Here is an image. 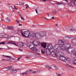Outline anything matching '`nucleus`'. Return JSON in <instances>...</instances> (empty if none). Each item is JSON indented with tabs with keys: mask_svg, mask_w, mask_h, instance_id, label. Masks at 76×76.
I'll return each instance as SVG.
<instances>
[{
	"mask_svg": "<svg viewBox=\"0 0 76 76\" xmlns=\"http://www.w3.org/2000/svg\"><path fill=\"white\" fill-rule=\"evenodd\" d=\"M1 35H0V39H1V38H2V36L1 37Z\"/></svg>",
	"mask_w": 76,
	"mask_h": 76,
	"instance_id": "5fc2aeb1",
	"label": "nucleus"
},
{
	"mask_svg": "<svg viewBox=\"0 0 76 76\" xmlns=\"http://www.w3.org/2000/svg\"><path fill=\"white\" fill-rule=\"evenodd\" d=\"M56 10H54L53 11V15H56Z\"/></svg>",
	"mask_w": 76,
	"mask_h": 76,
	"instance_id": "c756f323",
	"label": "nucleus"
},
{
	"mask_svg": "<svg viewBox=\"0 0 76 76\" xmlns=\"http://www.w3.org/2000/svg\"><path fill=\"white\" fill-rule=\"evenodd\" d=\"M22 24H19V26H22Z\"/></svg>",
	"mask_w": 76,
	"mask_h": 76,
	"instance_id": "09e8293b",
	"label": "nucleus"
},
{
	"mask_svg": "<svg viewBox=\"0 0 76 76\" xmlns=\"http://www.w3.org/2000/svg\"><path fill=\"white\" fill-rule=\"evenodd\" d=\"M40 37H45L46 36V32L45 31H40L39 34Z\"/></svg>",
	"mask_w": 76,
	"mask_h": 76,
	"instance_id": "6e6552de",
	"label": "nucleus"
},
{
	"mask_svg": "<svg viewBox=\"0 0 76 76\" xmlns=\"http://www.w3.org/2000/svg\"><path fill=\"white\" fill-rule=\"evenodd\" d=\"M63 53H60L59 54V59H60L61 60H62L63 61H67V58H66V57H64V56H63Z\"/></svg>",
	"mask_w": 76,
	"mask_h": 76,
	"instance_id": "39448f33",
	"label": "nucleus"
},
{
	"mask_svg": "<svg viewBox=\"0 0 76 76\" xmlns=\"http://www.w3.org/2000/svg\"><path fill=\"white\" fill-rule=\"evenodd\" d=\"M4 72H7V71H11V73H16L17 71L16 70L14 69V68L12 66H10L3 69Z\"/></svg>",
	"mask_w": 76,
	"mask_h": 76,
	"instance_id": "f03ea898",
	"label": "nucleus"
},
{
	"mask_svg": "<svg viewBox=\"0 0 76 76\" xmlns=\"http://www.w3.org/2000/svg\"><path fill=\"white\" fill-rule=\"evenodd\" d=\"M37 73V72L36 71H34L32 72L31 73H33V74H35V73Z\"/></svg>",
	"mask_w": 76,
	"mask_h": 76,
	"instance_id": "58836bf2",
	"label": "nucleus"
},
{
	"mask_svg": "<svg viewBox=\"0 0 76 76\" xmlns=\"http://www.w3.org/2000/svg\"><path fill=\"white\" fill-rule=\"evenodd\" d=\"M58 76H61V75H60V74H58Z\"/></svg>",
	"mask_w": 76,
	"mask_h": 76,
	"instance_id": "8fccbe9b",
	"label": "nucleus"
},
{
	"mask_svg": "<svg viewBox=\"0 0 76 76\" xmlns=\"http://www.w3.org/2000/svg\"><path fill=\"white\" fill-rule=\"evenodd\" d=\"M74 5L76 6V0H75V1L72 0L69 4V6H73Z\"/></svg>",
	"mask_w": 76,
	"mask_h": 76,
	"instance_id": "0eeeda50",
	"label": "nucleus"
},
{
	"mask_svg": "<svg viewBox=\"0 0 76 76\" xmlns=\"http://www.w3.org/2000/svg\"><path fill=\"white\" fill-rule=\"evenodd\" d=\"M35 10L36 11V13H37V14H38V15H39V14L38 13V11H37L38 9H36Z\"/></svg>",
	"mask_w": 76,
	"mask_h": 76,
	"instance_id": "4c0bfd02",
	"label": "nucleus"
},
{
	"mask_svg": "<svg viewBox=\"0 0 76 76\" xmlns=\"http://www.w3.org/2000/svg\"><path fill=\"white\" fill-rule=\"evenodd\" d=\"M18 50H20V51H23V50H22V49H18Z\"/></svg>",
	"mask_w": 76,
	"mask_h": 76,
	"instance_id": "c03bdc74",
	"label": "nucleus"
},
{
	"mask_svg": "<svg viewBox=\"0 0 76 76\" xmlns=\"http://www.w3.org/2000/svg\"><path fill=\"white\" fill-rule=\"evenodd\" d=\"M17 14H18V15H19V14H20V12H17Z\"/></svg>",
	"mask_w": 76,
	"mask_h": 76,
	"instance_id": "864d4df0",
	"label": "nucleus"
},
{
	"mask_svg": "<svg viewBox=\"0 0 76 76\" xmlns=\"http://www.w3.org/2000/svg\"><path fill=\"white\" fill-rule=\"evenodd\" d=\"M44 19H47V20H49V19H47V18H44Z\"/></svg>",
	"mask_w": 76,
	"mask_h": 76,
	"instance_id": "13d9d810",
	"label": "nucleus"
},
{
	"mask_svg": "<svg viewBox=\"0 0 76 76\" xmlns=\"http://www.w3.org/2000/svg\"><path fill=\"white\" fill-rule=\"evenodd\" d=\"M56 4L57 5H60L61 4V3H57Z\"/></svg>",
	"mask_w": 76,
	"mask_h": 76,
	"instance_id": "37998d69",
	"label": "nucleus"
},
{
	"mask_svg": "<svg viewBox=\"0 0 76 76\" xmlns=\"http://www.w3.org/2000/svg\"><path fill=\"white\" fill-rule=\"evenodd\" d=\"M25 4V3H24V2H23V3L20 2H19V4L20 6L23 5V4Z\"/></svg>",
	"mask_w": 76,
	"mask_h": 76,
	"instance_id": "2f4dec72",
	"label": "nucleus"
},
{
	"mask_svg": "<svg viewBox=\"0 0 76 76\" xmlns=\"http://www.w3.org/2000/svg\"><path fill=\"white\" fill-rule=\"evenodd\" d=\"M61 4H64V5H66V4L64 2L61 3Z\"/></svg>",
	"mask_w": 76,
	"mask_h": 76,
	"instance_id": "ea45409f",
	"label": "nucleus"
},
{
	"mask_svg": "<svg viewBox=\"0 0 76 76\" xmlns=\"http://www.w3.org/2000/svg\"><path fill=\"white\" fill-rule=\"evenodd\" d=\"M20 33L22 35L25 37H28L29 38V34H30V31L28 30L24 31V32L21 31H20Z\"/></svg>",
	"mask_w": 76,
	"mask_h": 76,
	"instance_id": "20e7f679",
	"label": "nucleus"
},
{
	"mask_svg": "<svg viewBox=\"0 0 76 76\" xmlns=\"http://www.w3.org/2000/svg\"><path fill=\"white\" fill-rule=\"evenodd\" d=\"M2 38H7V37H8V35L7 34H5L2 36Z\"/></svg>",
	"mask_w": 76,
	"mask_h": 76,
	"instance_id": "412c9836",
	"label": "nucleus"
},
{
	"mask_svg": "<svg viewBox=\"0 0 76 76\" xmlns=\"http://www.w3.org/2000/svg\"><path fill=\"white\" fill-rule=\"evenodd\" d=\"M11 61V60H10V59H8V60H6V61Z\"/></svg>",
	"mask_w": 76,
	"mask_h": 76,
	"instance_id": "49530a36",
	"label": "nucleus"
},
{
	"mask_svg": "<svg viewBox=\"0 0 76 76\" xmlns=\"http://www.w3.org/2000/svg\"><path fill=\"white\" fill-rule=\"evenodd\" d=\"M1 61H6V60L5 59H2Z\"/></svg>",
	"mask_w": 76,
	"mask_h": 76,
	"instance_id": "6e6d98bb",
	"label": "nucleus"
},
{
	"mask_svg": "<svg viewBox=\"0 0 76 76\" xmlns=\"http://www.w3.org/2000/svg\"><path fill=\"white\" fill-rule=\"evenodd\" d=\"M20 58L19 57L17 59V60H18V61L19 60V59H20Z\"/></svg>",
	"mask_w": 76,
	"mask_h": 76,
	"instance_id": "4d7b16f0",
	"label": "nucleus"
},
{
	"mask_svg": "<svg viewBox=\"0 0 76 76\" xmlns=\"http://www.w3.org/2000/svg\"><path fill=\"white\" fill-rule=\"evenodd\" d=\"M33 70L31 69H29V70H27L26 71L27 72V73H29V74H31V73H32V72Z\"/></svg>",
	"mask_w": 76,
	"mask_h": 76,
	"instance_id": "6ab92c4d",
	"label": "nucleus"
},
{
	"mask_svg": "<svg viewBox=\"0 0 76 76\" xmlns=\"http://www.w3.org/2000/svg\"><path fill=\"white\" fill-rule=\"evenodd\" d=\"M45 67H46V68H49L48 69V70H50V69H52V67L50 66L46 65L45 66Z\"/></svg>",
	"mask_w": 76,
	"mask_h": 76,
	"instance_id": "4be33fe9",
	"label": "nucleus"
},
{
	"mask_svg": "<svg viewBox=\"0 0 76 76\" xmlns=\"http://www.w3.org/2000/svg\"><path fill=\"white\" fill-rule=\"evenodd\" d=\"M18 44L20 47H23L24 46V45H23V43H22V42H18Z\"/></svg>",
	"mask_w": 76,
	"mask_h": 76,
	"instance_id": "ddd939ff",
	"label": "nucleus"
},
{
	"mask_svg": "<svg viewBox=\"0 0 76 76\" xmlns=\"http://www.w3.org/2000/svg\"><path fill=\"white\" fill-rule=\"evenodd\" d=\"M3 49L2 48H0V50H3Z\"/></svg>",
	"mask_w": 76,
	"mask_h": 76,
	"instance_id": "774afa93",
	"label": "nucleus"
},
{
	"mask_svg": "<svg viewBox=\"0 0 76 76\" xmlns=\"http://www.w3.org/2000/svg\"><path fill=\"white\" fill-rule=\"evenodd\" d=\"M15 42H14L12 41H9V42H8V44H12L13 45H16L18 46L16 43H15Z\"/></svg>",
	"mask_w": 76,
	"mask_h": 76,
	"instance_id": "9d476101",
	"label": "nucleus"
},
{
	"mask_svg": "<svg viewBox=\"0 0 76 76\" xmlns=\"http://www.w3.org/2000/svg\"><path fill=\"white\" fill-rule=\"evenodd\" d=\"M43 1H47V0H43Z\"/></svg>",
	"mask_w": 76,
	"mask_h": 76,
	"instance_id": "e2e57ef3",
	"label": "nucleus"
},
{
	"mask_svg": "<svg viewBox=\"0 0 76 76\" xmlns=\"http://www.w3.org/2000/svg\"><path fill=\"white\" fill-rule=\"evenodd\" d=\"M31 50H33V51H35L37 52L38 50V49L36 47H35L34 46H33V48H32V49H31Z\"/></svg>",
	"mask_w": 76,
	"mask_h": 76,
	"instance_id": "f3484780",
	"label": "nucleus"
},
{
	"mask_svg": "<svg viewBox=\"0 0 76 76\" xmlns=\"http://www.w3.org/2000/svg\"><path fill=\"white\" fill-rule=\"evenodd\" d=\"M66 52L68 54H70V53H72L73 52V49L72 48H69L66 50Z\"/></svg>",
	"mask_w": 76,
	"mask_h": 76,
	"instance_id": "1a4fd4ad",
	"label": "nucleus"
},
{
	"mask_svg": "<svg viewBox=\"0 0 76 76\" xmlns=\"http://www.w3.org/2000/svg\"><path fill=\"white\" fill-rule=\"evenodd\" d=\"M53 66H54V68H55V69H56V70H58L59 69L58 67H57V66L56 65H55V66L53 65Z\"/></svg>",
	"mask_w": 76,
	"mask_h": 76,
	"instance_id": "cd10ccee",
	"label": "nucleus"
},
{
	"mask_svg": "<svg viewBox=\"0 0 76 76\" xmlns=\"http://www.w3.org/2000/svg\"><path fill=\"white\" fill-rule=\"evenodd\" d=\"M21 20H25V19H24V18H23V17H21Z\"/></svg>",
	"mask_w": 76,
	"mask_h": 76,
	"instance_id": "e433bc0d",
	"label": "nucleus"
},
{
	"mask_svg": "<svg viewBox=\"0 0 76 76\" xmlns=\"http://www.w3.org/2000/svg\"><path fill=\"white\" fill-rule=\"evenodd\" d=\"M2 56H3L4 57H9V58H11V56H6L5 55H3Z\"/></svg>",
	"mask_w": 76,
	"mask_h": 76,
	"instance_id": "473e14b6",
	"label": "nucleus"
},
{
	"mask_svg": "<svg viewBox=\"0 0 76 76\" xmlns=\"http://www.w3.org/2000/svg\"><path fill=\"white\" fill-rule=\"evenodd\" d=\"M47 15L48 17H50V15H49V13L47 14Z\"/></svg>",
	"mask_w": 76,
	"mask_h": 76,
	"instance_id": "de8ad7c7",
	"label": "nucleus"
},
{
	"mask_svg": "<svg viewBox=\"0 0 76 76\" xmlns=\"http://www.w3.org/2000/svg\"><path fill=\"white\" fill-rule=\"evenodd\" d=\"M8 28V29H9V30H13V29H14V28L13 26H8L7 27Z\"/></svg>",
	"mask_w": 76,
	"mask_h": 76,
	"instance_id": "a211bd4d",
	"label": "nucleus"
},
{
	"mask_svg": "<svg viewBox=\"0 0 76 76\" xmlns=\"http://www.w3.org/2000/svg\"><path fill=\"white\" fill-rule=\"evenodd\" d=\"M76 31L75 30L73 29H71L69 30L70 32H73L74 31Z\"/></svg>",
	"mask_w": 76,
	"mask_h": 76,
	"instance_id": "c85d7f7f",
	"label": "nucleus"
},
{
	"mask_svg": "<svg viewBox=\"0 0 76 76\" xmlns=\"http://www.w3.org/2000/svg\"><path fill=\"white\" fill-rule=\"evenodd\" d=\"M54 49L57 52H58L60 51V50H61V48H56V49Z\"/></svg>",
	"mask_w": 76,
	"mask_h": 76,
	"instance_id": "4468645a",
	"label": "nucleus"
},
{
	"mask_svg": "<svg viewBox=\"0 0 76 76\" xmlns=\"http://www.w3.org/2000/svg\"><path fill=\"white\" fill-rule=\"evenodd\" d=\"M66 66L67 67H71V66H70L69 64H66Z\"/></svg>",
	"mask_w": 76,
	"mask_h": 76,
	"instance_id": "c9c22d12",
	"label": "nucleus"
},
{
	"mask_svg": "<svg viewBox=\"0 0 76 76\" xmlns=\"http://www.w3.org/2000/svg\"><path fill=\"white\" fill-rule=\"evenodd\" d=\"M34 45H33V46H31L30 45L29 47V48H30V49H31V50H32V49L34 47V46L33 47V46Z\"/></svg>",
	"mask_w": 76,
	"mask_h": 76,
	"instance_id": "7c9ffc66",
	"label": "nucleus"
},
{
	"mask_svg": "<svg viewBox=\"0 0 76 76\" xmlns=\"http://www.w3.org/2000/svg\"><path fill=\"white\" fill-rule=\"evenodd\" d=\"M36 72L37 73H40V70H39L37 71Z\"/></svg>",
	"mask_w": 76,
	"mask_h": 76,
	"instance_id": "a19ab883",
	"label": "nucleus"
},
{
	"mask_svg": "<svg viewBox=\"0 0 76 76\" xmlns=\"http://www.w3.org/2000/svg\"><path fill=\"white\" fill-rule=\"evenodd\" d=\"M74 53L75 54V57H76V52H74Z\"/></svg>",
	"mask_w": 76,
	"mask_h": 76,
	"instance_id": "680f3d73",
	"label": "nucleus"
},
{
	"mask_svg": "<svg viewBox=\"0 0 76 76\" xmlns=\"http://www.w3.org/2000/svg\"><path fill=\"white\" fill-rule=\"evenodd\" d=\"M26 6H27V7H29V6L28 5V4H26L25 5Z\"/></svg>",
	"mask_w": 76,
	"mask_h": 76,
	"instance_id": "a18cd8bd",
	"label": "nucleus"
},
{
	"mask_svg": "<svg viewBox=\"0 0 76 76\" xmlns=\"http://www.w3.org/2000/svg\"><path fill=\"white\" fill-rule=\"evenodd\" d=\"M26 58H28L27 59H28V60H29V59H30V58H29V57H26Z\"/></svg>",
	"mask_w": 76,
	"mask_h": 76,
	"instance_id": "603ef678",
	"label": "nucleus"
},
{
	"mask_svg": "<svg viewBox=\"0 0 76 76\" xmlns=\"http://www.w3.org/2000/svg\"><path fill=\"white\" fill-rule=\"evenodd\" d=\"M37 54H38V55H40V54H39V53H37Z\"/></svg>",
	"mask_w": 76,
	"mask_h": 76,
	"instance_id": "0e129e2a",
	"label": "nucleus"
},
{
	"mask_svg": "<svg viewBox=\"0 0 76 76\" xmlns=\"http://www.w3.org/2000/svg\"><path fill=\"white\" fill-rule=\"evenodd\" d=\"M5 20L6 22H7V21H8V22L10 21V19L9 18L7 17L5 19Z\"/></svg>",
	"mask_w": 76,
	"mask_h": 76,
	"instance_id": "bb28decb",
	"label": "nucleus"
},
{
	"mask_svg": "<svg viewBox=\"0 0 76 76\" xmlns=\"http://www.w3.org/2000/svg\"><path fill=\"white\" fill-rule=\"evenodd\" d=\"M30 36L33 38H38L39 34L37 33H35L34 32H31L30 34Z\"/></svg>",
	"mask_w": 76,
	"mask_h": 76,
	"instance_id": "423d86ee",
	"label": "nucleus"
},
{
	"mask_svg": "<svg viewBox=\"0 0 76 76\" xmlns=\"http://www.w3.org/2000/svg\"><path fill=\"white\" fill-rule=\"evenodd\" d=\"M17 23H19V21H18V20H15Z\"/></svg>",
	"mask_w": 76,
	"mask_h": 76,
	"instance_id": "79ce46f5",
	"label": "nucleus"
},
{
	"mask_svg": "<svg viewBox=\"0 0 76 76\" xmlns=\"http://www.w3.org/2000/svg\"><path fill=\"white\" fill-rule=\"evenodd\" d=\"M71 56L72 58H76V56L75 55V53H72L71 55Z\"/></svg>",
	"mask_w": 76,
	"mask_h": 76,
	"instance_id": "dca6fc26",
	"label": "nucleus"
},
{
	"mask_svg": "<svg viewBox=\"0 0 76 76\" xmlns=\"http://www.w3.org/2000/svg\"><path fill=\"white\" fill-rule=\"evenodd\" d=\"M41 53L42 54H45V52L43 51V50H41Z\"/></svg>",
	"mask_w": 76,
	"mask_h": 76,
	"instance_id": "72a5a7b5",
	"label": "nucleus"
},
{
	"mask_svg": "<svg viewBox=\"0 0 76 76\" xmlns=\"http://www.w3.org/2000/svg\"><path fill=\"white\" fill-rule=\"evenodd\" d=\"M46 45L47 44L45 42H42L41 44V46L42 47H43V48H46Z\"/></svg>",
	"mask_w": 76,
	"mask_h": 76,
	"instance_id": "9b49d317",
	"label": "nucleus"
},
{
	"mask_svg": "<svg viewBox=\"0 0 76 76\" xmlns=\"http://www.w3.org/2000/svg\"><path fill=\"white\" fill-rule=\"evenodd\" d=\"M72 63L73 64L76 65V60H73Z\"/></svg>",
	"mask_w": 76,
	"mask_h": 76,
	"instance_id": "a878e982",
	"label": "nucleus"
},
{
	"mask_svg": "<svg viewBox=\"0 0 76 76\" xmlns=\"http://www.w3.org/2000/svg\"><path fill=\"white\" fill-rule=\"evenodd\" d=\"M27 72H28V71H26L24 72V73H22L21 74H22L23 75H24L25 74L26 76H28V74L27 73Z\"/></svg>",
	"mask_w": 76,
	"mask_h": 76,
	"instance_id": "b1692460",
	"label": "nucleus"
},
{
	"mask_svg": "<svg viewBox=\"0 0 76 76\" xmlns=\"http://www.w3.org/2000/svg\"><path fill=\"white\" fill-rule=\"evenodd\" d=\"M0 3H2V1H0Z\"/></svg>",
	"mask_w": 76,
	"mask_h": 76,
	"instance_id": "69168bd1",
	"label": "nucleus"
},
{
	"mask_svg": "<svg viewBox=\"0 0 76 76\" xmlns=\"http://www.w3.org/2000/svg\"><path fill=\"white\" fill-rule=\"evenodd\" d=\"M37 45H34L35 46H37V45H38L39 44H40V42H39V41H37Z\"/></svg>",
	"mask_w": 76,
	"mask_h": 76,
	"instance_id": "393cba45",
	"label": "nucleus"
},
{
	"mask_svg": "<svg viewBox=\"0 0 76 76\" xmlns=\"http://www.w3.org/2000/svg\"><path fill=\"white\" fill-rule=\"evenodd\" d=\"M14 7V8H15V9L17 10V8L16 7H15V6Z\"/></svg>",
	"mask_w": 76,
	"mask_h": 76,
	"instance_id": "052dcab7",
	"label": "nucleus"
},
{
	"mask_svg": "<svg viewBox=\"0 0 76 76\" xmlns=\"http://www.w3.org/2000/svg\"><path fill=\"white\" fill-rule=\"evenodd\" d=\"M55 19V18H54V17H52V19Z\"/></svg>",
	"mask_w": 76,
	"mask_h": 76,
	"instance_id": "3c124183",
	"label": "nucleus"
},
{
	"mask_svg": "<svg viewBox=\"0 0 76 76\" xmlns=\"http://www.w3.org/2000/svg\"><path fill=\"white\" fill-rule=\"evenodd\" d=\"M72 42L73 43V45L74 46H75L76 45V39H72Z\"/></svg>",
	"mask_w": 76,
	"mask_h": 76,
	"instance_id": "f8f14e48",
	"label": "nucleus"
},
{
	"mask_svg": "<svg viewBox=\"0 0 76 76\" xmlns=\"http://www.w3.org/2000/svg\"><path fill=\"white\" fill-rule=\"evenodd\" d=\"M56 25V26H57L58 25L57 24H56L55 25Z\"/></svg>",
	"mask_w": 76,
	"mask_h": 76,
	"instance_id": "338daca9",
	"label": "nucleus"
},
{
	"mask_svg": "<svg viewBox=\"0 0 76 76\" xmlns=\"http://www.w3.org/2000/svg\"><path fill=\"white\" fill-rule=\"evenodd\" d=\"M58 44H56L54 47V49H56V48L60 47L62 50H65V47L63 46L64 44V42L61 40H59L58 41Z\"/></svg>",
	"mask_w": 76,
	"mask_h": 76,
	"instance_id": "f257e3e1",
	"label": "nucleus"
},
{
	"mask_svg": "<svg viewBox=\"0 0 76 76\" xmlns=\"http://www.w3.org/2000/svg\"><path fill=\"white\" fill-rule=\"evenodd\" d=\"M66 47H67V48H69L71 47V44H70V43H66Z\"/></svg>",
	"mask_w": 76,
	"mask_h": 76,
	"instance_id": "2eb2a0df",
	"label": "nucleus"
},
{
	"mask_svg": "<svg viewBox=\"0 0 76 76\" xmlns=\"http://www.w3.org/2000/svg\"><path fill=\"white\" fill-rule=\"evenodd\" d=\"M1 44H4H4H5V43H4V42H3L0 43V45H1Z\"/></svg>",
	"mask_w": 76,
	"mask_h": 76,
	"instance_id": "f704fd0d",
	"label": "nucleus"
},
{
	"mask_svg": "<svg viewBox=\"0 0 76 76\" xmlns=\"http://www.w3.org/2000/svg\"><path fill=\"white\" fill-rule=\"evenodd\" d=\"M27 45L28 47H29L30 45H31V46H33L34 45V43H32L31 44V43H27Z\"/></svg>",
	"mask_w": 76,
	"mask_h": 76,
	"instance_id": "aec40b11",
	"label": "nucleus"
},
{
	"mask_svg": "<svg viewBox=\"0 0 76 76\" xmlns=\"http://www.w3.org/2000/svg\"><path fill=\"white\" fill-rule=\"evenodd\" d=\"M48 48V47H51V48H53V46H52V44L51 43H49L48 45H47Z\"/></svg>",
	"mask_w": 76,
	"mask_h": 76,
	"instance_id": "5701e85b",
	"label": "nucleus"
},
{
	"mask_svg": "<svg viewBox=\"0 0 76 76\" xmlns=\"http://www.w3.org/2000/svg\"><path fill=\"white\" fill-rule=\"evenodd\" d=\"M72 37H68V38H71Z\"/></svg>",
	"mask_w": 76,
	"mask_h": 76,
	"instance_id": "bf43d9fd",
	"label": "nucleus"
},
{
	"mask_svg": "<svg viewBox=\"0 0 76 76\" xmlns=\"http://www.w3.org/2000/svg\"><path fill=\"white\" fill-rule=\"evenodd\" d=\"M46 53L48 55H50V54H52L53 57H57V54H56V53H55L52 49H49L46 48Z\"/></svg>",
	"mask_w": 76,
	"mask_h": 76,
	"instance_id": "7ed1b4c3",
	"label": "nucleus"
}]
</instances>
